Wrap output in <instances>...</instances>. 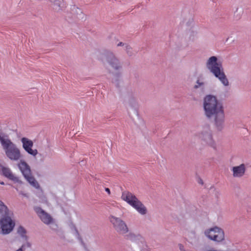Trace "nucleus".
<instances>
[{"label":"nucleus","instance_id":"nucleus-1","mask_svg":"<svg viewBox=\"0 0 251 251\" xmlns=\"http://www.w3.org/2000/svg\"><path fill=\"white\" fill-rule=\"evenodd\" d=\"M204 115L213 120L215 128L219 131L225 127V113L223 104L212 95H207L203 100Z\"/></svg>","mask_w":251,"mask_h":251},{"label":"nucleus","instance_id":"nucleus-2","mask_svg":"<svg viewBox=\"0 0 251 251\" xmlns=\"http://www.w3.org/2000/svg\"><path fill=\"white\" fill-rule=\"evenodd\" d=\"M205 65L206 69L219 80L223 86H229L230 83L225 73L222 62L218 56H211L208 57L205 61Z\"/></svg>","mask_w":251,"mask_h":251},{"label":"nucleus","instance_id":"nucleus-3","mask_svg":"<svg viewBox=\"0 0 251 251\" xmlns=\"http://www.w3.org/2000/svg\"><path fill=\"white\" fill-rule=\"evenodd\" d=\"M0 143L5 155L9 160L17 161L22 157L20 149L8 136L0 134Z\"/></svg>","mask_w":251,"mask_h":251},{"label":"nucleus","instance_id":"nucleus-4","mask_svg":"<svg viewBox=\"0 0 251 251\" xmlns=\"http://www.w3.org/2000/svg\"><path fill=\"white\" fill-rule=\"evenodd\" d=\"M204 236L209 240L217 243L225 242V233L223 228L218 226L208 228L204 231Z\"/></svg>","mask_w":251,"mask_h":251},{"label":"nucleus","instance_id":"nucleus-5","mask_svg":"<svg viewBox=\"0 0 251 251\" xmlns=\"http://www.w3.org/2000/svg\"><path fill=\"white\" fill-rule=\"evenodd\" d=\"M18 167L28 182L36 189H39L40 185L37 181L32 176L30 168L27 163L25 160H21L18 164Z\"/></svg>","mask_w":251,"mask_h":251},{"label":"nucleus","instance_id":"nucleus-6","mask_svg":"<svg viewBox=\"0 0 251 251\" xmlns=\"http://www.w3.org/2000/svg\"><path fill=\"white\" fill-rule=\"evenodd\" d=\"M0 219V234L6 235L10 233L14 229L15 222L9 213Z\"/></svg>","mask_w":251,"mask_h":251},{"label":"nucleus","instance_id":"nucleus-7","mask_svg":"<svg viewBox=\"0 0 251 251\" xmlns=\"http://www.w3.org/2000/svg\"><path fill=\"white\" fill-rule=\"evenodd\" d=\"M110 223L114 229L119 233L124 234L128 232V228L126 223L121 218L111 215L109 217Z\"/></svg>","mask_w":251,"mask_h":251},{"label":"nucleus","instance_id":"nucleus-8","mask_svg":"<svg viewBox=\"0 0 251 251\" xmlns=\"http://www.w3.org/2000/svg\"><path fill=\"white\" fill-rule=\"evenodd\" d=\"M21 142L23 149L28 154L33 157H35L37 155L38 152L37 150L33 148L34 143L32 140L27 137H22L21 139Z\"/></svg>","mask_w":251,"mask_h":251},{"label":"nucleus","instance_id":"nucleus-9","mask_svg":"<svg viewBox=\"0 0 251 251\" xmlns=\"http://www.w3.org/2000/svg\"><path fill=\"white\" fill-rule=\"evenodd\" d=\"M199 138L204 142L208 146L213 148H216V143L213 139L212 133L209 127L206 129L203 130L199 134Z\"/></svg>","mask_w":251,"mask_h":251},{"label":"nucleus","instance_id":"nucleus-10","mask_svg":"<svg viewBox=\"0 0 251 251\" xmlns=\"http://www.w3.org/2000/svg\"><path fill=\"white\" fill-rule=\"evenodd\" d=\"M35 210L41 221L45 224H52V228L55 229L53 226L57 227V225L53 223V219L50 215L40 207H36Z\"/></svg>","mask_w":251,"mask_h":251},{"label":"nucleus","instance_id":"nucleus-11","mask_svg":"<svg viewBox=\"0 0 251 251\" xmlns=\"http://www.w3.org/2000/svg\"><path fill=\"white\" fill-rule=\"evenodd\" d=\"M106 61L109 66L115 71H119L122 68V64L119 60L112 52L107 53Z\"/></svg>","mask_w":251,"mask_h":251},{"label":"nucleus","instance_id":"nucleus-12","mask_svg":"<svg viewBox=\"0 0 251 251\" xmlns=\"http://www.w3.org/2000/svg\"><path fill=\"white\" fill-rule=\"evenodd\" d=\"M130 240L138 245L141 251H149V247L144 238L141 235H135L134 234H131Z\"/></svg>","mask_w":251,"mask_h":251},{"label":"nucleus","instance_id":"nucleus-13","mask_svg":"<svg viewBox=\"0 0 251 251\" xmlns=\"http://www.w3.org/2000/svg\"><path fill=\"white\" fill-rule=\"evenodd\" d=\"M231 172L233 177L240 178L244 176L246 170V167L244 164L234 166L231 168Z\"/></svg>","mask_w":251,"mask_h":251},{"label":"nucleus","instance_id":"nucleus-14","mask_svg":"<svg viewBox=\"0 0 251 251\" xmlns=\"http://www.w3.org/2000/svg\"><path fill=\"white\" fill-rule=\"evenodd\" d=\"M121 199L131 206L138 198L132 193L125 191L122 192Z\"/></svg>","mask_w":251,"mask_h":251},{"label":"nucleus","instance_id":"nucleus-15","mask_svg":"<svg viewBox=\"0 0 251 251\" xmlns=\"http://www.w3.org/2000/svg\"><path fill=\"white\" fill-rule=\"evenodd\" d=\"M131 207L142 216H145L148 213L147 208L139 199L134 203Z\"/></svg>","mask_w":251,"mask_h":251},{"label":"nucleus","instance_id":"nucleus-16","mask_svg":"<svg viewBox=\"0 0 251 251\" xmlns=\"http://www.w3.org/2000/svg\"><path fill=\"white\" fill-rule=\"evenodd\" d=\"M0 172L2 175L10 180L16 182H21L19 178L13 174L10 169L8 167L0 166Z\"/></svg>","mask_w":251,"mask_h":251},{"label":"nucleus","instance_id":"nucleus-17","mask_svg":"<svg viewBox=\"0 0 251 251\" xmlns=\"http://www.w3.org/2000/svg\"><path fill=\"white\" fill-rule=\"evenodd\" d=\"M185 240L189 244L194 246L198 244L199 237L195 231H191L188 233L185 237Z\"/></svg>","mask_w":251,"mask_h":251},{"label":"nucleus","instance_id":"nucleus-18","mask_svg":"<svg viewBox=\"0 0 251 251\" xmlns=\"http://www.w3.org/2000/svg\"><path fill=\"white\" fill-rule=\"evenodd\" d=\"M51 2L53 8L56 11H59L66 7L64 0H50Z\"/></svg>","mask_w":251,"mask_h":251},{"label":"nucleus","instance_id":"nucleus-19","mask_svg":"<svg viewBox=\"0 0 251 251\" xmlns=\"http://www.w3.org/2000/svg\"><path fill=\"white\" fill-rule=\"evenodd\" d=\"M71 10L72 13L77 19L80 20L84 18V14L80 8L76 7L75 6H73L71 8Z\"/></svg>","mask_w":251,"mask_h":251},{"label":"nucleus","instance_id":"nucleus-20","mask_svg":"<svg viewBox=\"0 0 251 251\" xmlns=\"http://www.w3.org/2000/svg\"><path fill=\"white\" fill-rule=\"evenodd\" d=\"M17 233L23 239L25 240H27L28 237L27 236V231L23 226H18L17 228Z\"/></svg>","mask_w":251,"mask_h":251},{"label":"nucleus","instance_id":"nucleus-21","mask_svg":"<svg viewBox=\"0 0 251 251\" xmlns=\"http://www.w3.org/2000/svg\"><path fill=\"white\" fill-rule=\"evenodd\" d=\"M126 104L128 108H133L137 105V101L134 98L129 96L126 99Z\"/></svg>","mask_w":251,"mask_h":251},{"label":"nucleus","instance_id":"nucleus-22","mask_svg":"<svg viewBox=\"0 0 251 251\" xmlns=\"http://www.w3.org/2000/svg\"><path fill=\"white\" fill-rule=\"evenodd\" d=\"M205 82L204 81L203 78H200L198 77L197 79L195 84L193 86V88L195 90L201 88L203 89L205 86Z\"/></svg>","mask_w":251,"mask_h":251},{"label":"nucleus","instance_id":"nucleus-23","mask_svg":"<svg viewBox=\"0 0 251 251\" xmlns=\"http://www.w3.org/2000/svg\"><path fill=\"white\" fill-rule=\"evenodd\" d=\"M70 229L71 230V233L73 234L75 238L79 239V235L77 230L76 229L75 226L71 224L69 226Z\"/></svg>","mask_w":251,"mask_h":251},{"label":"nucleus","instance_id":"nucleus-24","mask_svg":"<svg viewBox=\"0 0 251 251\" xmlns=\"http://www.w3.org/2000/svg\"><path fill=\"white\" fill-rule=\"evenodd\" d=\"M8 209L3 202L0 200V215L7 214Z\"/></svg>","mask_w":251,"mask_h":251},{"label":"nucleus","instance_id":"nucleus-25","mask_svg":"<svg viewBox=\"0 0 251 251\" xmlns=\"http://www.w3.org/2000/svg\"><path fill=\"white\" fill-rule=\"evenodd\" d=\"M26 242L22 244L21 247L19 249H21L22 251H24L27 249L30 248L31 247V244L27 241V240H25Z\"/></svg>","mask_w":251,"mask_h":251},{"label":"nucleus","instance_id":"nucleus-26","mask_svg":"<svg viewBox=\"0 0 251 251\" xmlns=\"http://www.w3.org/2000/svg\"><path fill=\"white\" fill-rule=\"evenodd\" d=\"M124 48L126 52L130 56L132 54V48L128 44L126 43V44L124 46Z\"/></svg>","mask_w":251,"mask_h":251},{"label":"nucleus","instance_id":"nucleus-27","mask_svg":"<svg viewBox=\"0 0 251 251\" xmlns=\"http://www.w3.org/2000/svg\"><path fill=\"white\" fill-rule=\"evenodd\" d=\"M189 38L192 40H194L197 38V32L196 31H192L189 34Z\"/></svg>","mask_w":251,"mask_h":251},{"label":"nucleus","instance_id":"nucleus-28","mask_svg":"<svg viewBox=\"0 0 251 251\" xmlns=\"http://www.w3.org/2000/svg\"><path fill=\"white\" fill-rule=\"evenodd\" d=\"M205 251H236L233 249H228L227 250H225V251H220V250H215V249H210V250H206Z\"/></svg>","mask_w":251,"mask_h":251},{"label":"nucleus","instance_id":"nucleus-29","mask_svg":"<svg viewBox=\"0 0 251 251\" xmlns=\"http://www.w3.org/2000/svg\"><path fill=\"white\" fill-rule=\"evenodd\" d=\"M126 43H124L123 42H119V43L117 44V46L118 47H120V46H122L123 47H124V46H125V45H126Z\"/></svg>","mask_w":251,"mask_h":251},{"label":"nucleus","instance_id":"nucleus-30","mask_svg":"<svg viewBox=\"0 0 251 251\" xmlns=\"http://www.w3.org/2000/svg\"><path fill=\"white\" fill-rule=\"evenodd\" d=\"M105 191L108 193V195L110 194V189L109 188H105Z\"/></svg>","mask_w":251,"mask_h":251},{"label":"nucleus","instance_id":"nucleus-31","mask_svg":"<svg viewBox=\"0 0 251 251\" xmlns=\"http://www.w3.org/2000/svg\"><path fill=\"white\" fill-rule=\"evenodd\" d=\"M15 251H22L21 249H18L16 250Z\"/></svg>","mask_w":251,"mask_h":251},{"label":"nucleus","instance_id":"nucleus-32","mask_svg":"<svg viewBox=\"0 0 251 251\" xmlns=\"http://www.w3.org/2000/svg\"><path fill=\"white\" fill-rule=\"evenodd\" d=\"M199 183L201 184H203L202 181L201 179L200 180Z\"/></svg>","mask_w":251,"mask_h":251},{"label":"nucleus","instance_id":"nucleus-33","mask_svg":"<svg viewBox=\"0 0 251 251\" xmlns=\"http://www.w3.org/2000/svg\"><path fill=\"white\" fill-rule=\"evenodd\" d=\"M0 184H1V185H4V184L3 182H0Z\"/></svg>","mask_w":251,"mask_h":251}]
</instances>
